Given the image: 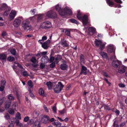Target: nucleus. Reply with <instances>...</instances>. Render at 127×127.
Returning <instances> with one entry per match:
<instances>
[{
    "label": "nucleus",
    "instance_id": "0e129e2a",
    "mask_svg": "<svg viewBox=\"0 0 127 127\" xmlns=\"http://www.w3.org/2000/svg\"><path fill=\"white\" fill-rule=\"evenodd\" d=\"M56 60H59L61 59V57L59 55H58L57 56L56 58Z\"/></svg>",
    "mask_w": 127,
    "mask_h": 127
},
{
    "label": "nucleus",
    "instance_id": "a211bd4d",
    "mask_svg": "<svg viewBox=\"0 0 127 127\" xmlns=\"http://www.w3.org/2000/svg\"><path fill=\"white\" fill-rule=\"evenodd\" d=\"M87 68L83 65H82L81 71L80 74H83L84 75H86L87 74Z\"/></svg>",
    "mask_w": 127,
    "mask_h": 127
},
{
    "label": "nucleus",
    "instance_id": "4be33fe9",
    "mask_svg": "<svg viewBox=\"0 0 127 127\" xmlns=\"http://www.w3.org/2000/svg\"><path fill=\"white\" fill-rule=\"evenodd\" d=\"M32 127H41V123L37 120L34 122Z\"/></svg>",
    "mask_w": 127,
    "mask_h": 127
},
{
    "label": "nucleus",
    "instance_id": "338daca9",
    "mask_svg": "<svg viewBox=\"0 0 127 127\" xmlns=\"http://www.w3.org/2000/svg\"><path fill=\"white\" fill-rule=\"evenodd\" d=\"M4 111V109L3 107L0 108V113Z\"/></svg>",
    "mask_w": 127,
    "mask_h": 127
},
{
    "label": "nucleus",
    "instance_id": "37998d69",
    "mask_svg": "<svg viewBox=\"0 0 127 127\" xmlns=\"http://www.w3.org/2000/svg\"><path fill=\"white\" fill-rule=\"evenodd\" d=\"M14 58L13 57L9 56L7 58V60L9 61H12L14 60Z\"/></svg>",
    "mask_w": 127,
    "mask_h": 127
},
{
    "label": "nucleus",
    "instance_id": "7ed1b4c3",
    "mask_svg": "<svg viewBox=\"0 0 127 127\" xmlns=\"http://www.w3.org/2000/svg\"><path fill=\"white\" fill-rule=\"evenodd\" d=\"M64 86L62 84L61 82H59L58 84L55 86L54 89L55 92L58 93L61 91Z\"/></svg>",
    "mask_w": 127,
    "mask_h": 127
},
{
    "label": "nucleus",
    "instance_id": "1a4fd4ad",
    "mask_svg": "<svg viewBox=\"0 0 127 127\" xmlns=\"http://www.w3.org/2000/svg\"><path fill=\"white\" fill-rule=\"evenodd\" d=\"M72 13V12L71 10L68 7H66L64 9L62 12V15L64 16L66 14H68L71 15Z\"/></svg>",
    "mask_w": 127,
    "mask_h": 127
},
{
    "label": "nucleus",
    "instance_id": "3c124183",
    "mask_svg": "<svg viewBox=\"0 0 127 127\" xmlns=\"http://www.w3.org/2000/svg\"><path fill=\"white\" fill-rule=\"evenodd\" d=\"M14 66H17L21 68H23V69L22 65L18 63H16L14 65Z\"/></svg>",
    "mask_w": 127,
    "mask_h": 127
},
{
    "label": "nucleus",
    "instance_id": "4c0bfd02",
    "mask_svg": "<svg viewBox=\"0 0 127 127\" xmlns=\"http://www.w3.org/2000/svg\"><path fill=\"white\" fill-rule=\"evenodd\" d=\"M5 98L4 97L0 98V105L2 104L3 102L5 100Z\"/></svg>",
    "mask_w": 127,
    "mask_h": 127
},
{
    "label": "nucleus",
    "instance_id": "49530a36",
    "mask_svg": "<svg viewBox=\"0 0 127 127\" xmlns=\"http://www.w3.org/2000/svg\"><path fill=\"white\" fill-rule=\"evenodd\" d=\"M5 119L8 120L10 118V117L8 113H6L4 116Z\"/></svg>",
    "mask_w": 127,
    "mask_h": 127
},
{
    "label": "nucleus",
    "instance_id": "a878e982",
    "mask_svg": "<svg viewBox=\"0 0 127 127\" xmlns=\"http://www.w3.org/2000/svg\"><path fill=\"white\" fill-rule=\"evenodd\" d=\"M89 31L91 33L90 34L91 35H92L93 33H94L95 31V29L93 27H89L88 29Z\"/></svg>",
    "mask_w": 127,
    "mask_h": 127
},
{
    "label": "nucleus",
    "instance_id": "bf43d9fd",
    "mask_svg": "<svg viewBox=\"0 0 127 127\" xmlns=\"http://www.w3.org/2000/svg\"><path fill=\"white\" fill-rule=\"evenodd\" d=\"M29 91L30 92L29 95L30 96L32 97V98L34 96V95L33 93L30 90H29Z\"/></svg>",
    "mask_w": 127,
    "mask_h": 127
},
{
    "label": "nucleus",
    "instance_id": "39448f33",
    "mask_svg": "<svg viewBox=\"0 0 127 127\" xmlns=\"http://www.w3.org/2000/svg\"><path fill=\"white\" fill-rule=\"evenodd\" d=\"M29 22L27 20H24L22 22V26L26 31L30 30L32 28V26L28 24Z\"/></svg>",
    "mask_w": 127,
    "mask_h": 127
},
{
    "label": "nucleus",
    "instance_id": "393cba45",
    "mask_svg": "<svg viewBox=\"0 0 127 127\" xmlns=\"http://www.w3.org/2000/svg\"><path fill=\"white\" fill-rule=\"evenodd\" d=\"M36 15V16H37V22H39L42 19V18L43 17V14H40L37 15Z\"/></svg>",
    "mask_w": 127,
    "mask_h": 127
},
{
    "label": "nucleus",
    "instance_id": "ea45409f",
    "mask_svg": "<svg viewBox=\"0 0 127 127\" xmlns=\"http://www.w3.org/2000/svg\"><path fill=\"white\" fill-rule=\"evenodd\" d=\"M36 16V15H35V16L33 17H30L28 19L30 20L31 22H33V21L35 19V17Z\"/></svg>",
    "mask_w": 127,
    "mask_h": 127
},
{
    "label": "nucleus",
    "instance_id": "4468645a",
    "mask_svg": "<svg viewBox=\"0 0 127 127\" xmlns=\"http://www.w3.org/2000/svg\"><path fill=\"white\" fill-rule=\"evenodd\" d=\"M126 67L125 66L120 65L119 67L118 72L121 73H124L126 71Z\"/></svg>",
    "mask_w": 127,
    "mask_h": 127
},
{
    "label": "nucleus",
    "instance_id": "58836bf2",
    "mask_svg": "<svg viewBox=\"0 0 127 127\" xmlns=\"http://www.w3.org/2000/svg\"><path fill=\"white\" fill-rule=\"evenodd\" d=\"M20 115V113L19 112H17L16 115V117L17 119L20 120L21 119Z\"/></svg>",
    "mask_w": 127,
    "mask_h": 127
},
{
    "label": "nucleus",
    "instance_id": "6e6552de",
    "mask_svg": "<svg viewBox=\"0 0 127 127\" xmlns=\"http://www.w3.org/2000/svg\"><path fill=\"white\" fill-rule=\"evenodd\" d=\"M17 12L14 10H12L9 14L8 19L10 20L11 21L13 20L16 16Z\"/></svg>",
    "mask_w": 127,
    "mask_h": 127
},
{
    "label": "nucleus",
    "instance_id": "b1692460",
    "mask_svg": "<svg viewBox=\"0 0 127 127\" xmlns=\"http://www.w3.org/2000/svg\"><path fill=\"white\" fill-rule=\"evenodd\" d=\"M12 108L16 111L18 109V105L17 102H14L12 105Z\"/></svg>",
    "mask_w": 127,
    "mask_h": 127
},
{
    "label": "nucleus",
    "instance_id": "2f4dec72",
    "mask_svg": "<svg viewBox=\"0 0 127 127\" xmlns=\"http://www.w3.org/2000/svg\"><path fill=\"white\" fill-rule=\"evenodd\" d=\"M42 47L45 49H47L48 48V46L47 43L46 42H44L42 45Z\"/></svg>",
    "mask_w": 127,
    "mask_h": 127
},
{
    "label": "nucleus",
    "instance_id": "cd10ccee",
    "mask_svg": "<svg viewBox=\"0 0 127 127\" xmlns=\"http://www.w3.org/2000/svg\"><path fill=\"white\" fill-rule=\"evenodd\" d=\"M11 104L10 102L6 101L5 103V108L6 109H8L10 107Z\"/></svg>",
    "mask_w": 127,
    "mask_h": 127
},
{
    "label": "nucleus",
    "instance_id": "603ef678",
    "mask_svg": "<svg viewBox=\"0 0 127 127\" xmlns=\"http://www.w3.org/2000/svg\"><path fill=\"white\" fill-rule=\"evenodd\" d=\"M55 60V58L53 57H51L50 58L49 61L50 63H52Z\"/></svg>",
    "mask_w": 127,
    "mask_h": 127
},
{
    "label": "nucleus",
    "instance_id": "c03bdc74",
    "mask_svg": "<svg viewBox=\"0 0 127 127\" xmlns=\"http://www.w3.org/2000/svg\"><path fill=\"white\" fill-rule=\"evenodd\" d=\"M70 21L71 22L77 24H78L79 23L76 20L73 19H70Z\"/></svg>",
    "mask_w": 127,
    "mask_h": 127
},
{
    "label": "nucleus",
    "instance_id": "6e6d98bb",
    "mask_svg": "<svg viewBox=\"0 0 127 127\" xmlns=\"http://www.w3.org/2000/svg\"><path fill=\"white\" fill-rule=\"evenodd\" d=\"M43 107L44 108V109L45 111L47 112H48V108L46 106L44 105L43 106Z\"/></svg>",
    "mask_w": 127,
    "mask_h": 127
},
{
    "label": "nucleus",
    "instance_id": "e433bc0d",
    "mask_svg": "<svg viewBox=\"0 0 127 127\" xmlns=\"http://www.w3.org/2000/svg\"><path fill=\"white\" fill-rule=\"evenodd\" d=\"M28 85L31 88H32L33 87L32 85V81L31 80L29 81L28 82Z\"/></svg>",
    "mask_w": 127,
    "mask_h": 127
},
{
    "label": "nucleus",
    "instance_id": "f3484780",
    "mask_svg": "<svg viewBox=\"0 0 127 127\" xmlns=\"http://www.w3.org/2000/svg\"><path fill=\"white\" fill-rule=\"evenodd\" d=\"M99 54L104 59H108V57L106 53L101 51L100 52Z\"/></svg>",
    "mask_w": 127,
    "mask_h": 127
},
{
    "label": "nucleus",
    "instance_id": "c9c22d12",
    "mask_svg": "<svg viewBox=\"0 0 127 127\" xmlns=\"http://www.w3.org/2000/svg\"><path fill=\"white\" fill-rule=\"evenodd\" d=\"M31 62L33 63H35L36 62L37 63V62L36 60V59L34 57H32L31 59Z\"/></svg>",
    "mask_w": 127,
    "mask_h": 127
},
{
    "label": "nucleus",
    "instance_id": "8fccbe9b",
    "mask_svg": "<svg viewBox=\"0 0 127 127\" xmlns=\"http://www.w3.org/2000/svg\"><path fill=\"white\" fill-rule=\"evenodd\" d=\"M65 34L69 36H70V31L68 30H66L65 32Z\"/></svg>",
    "mask_w": 127,
    "mask_h": 127
},
{
    "label": "nucleus",
    "instance_id": "de8ad7c7",
    "mask_svg": "<svg viewBox=\"0 0 127 127\" xmlns=\"http://www.w3.org/2000/svg\"><path fill=\"white\" fill-rule=\"evenodd\" d=\"M36 11V9H32L31 10L30 13L32 15H33L34 14Z\"/></svg>",
    "mask_w": 127,
    "mask_h": 127
},
{
    "label": "nucleus",
    "instance_id": "e2e57ef3",
    "mask_svg": "<svg viewBox=\"0 0 127 127\" xmlns=\"http://www.w3.org/2000/svg\"><path fill=\"white\" fill-rule=\"evenodd\" d=\"M47 39V37L46 36H44L42 37L41 40L42 41H44Z\"/></svg>",
    "mask_w": 127,
    "mask_h": 127
},
{
    "label": "nucleus",
    "instance_id": "c756f323",
    "mask_svg": "<svg viewBox=\"0 0 127 127\" xmlns=\"http://www.w3.org/2000/svg\"><path fill=\"white\" fill-rule=\"evenodd\" d=\"M46 84L49 90L52 89L53 84L51 82H47L46 83Z\"/></svg>",
    "mask_w": 127,
    "mask_h": 127
},
{
    "label": "nucleus",
    "instance_id": "864d4df0",
    "mask_svg": "<svg viewBox=\"0 0 127 127\" xmlns=\"http://www.w3.org/2000/svg\"><path fill=\"white\" fill-rule=\"evenodd\" d=\"M29 117L28 116L26 117L24 119V121L25 122H27L29 119Z\"/></svg>",
    "mask_w": 127,
    "mask_h": 127
},
{
    "label": "nucleus",
    "instance_id": "13d9d810",
    "mask_svg": "<svg viewBox=\"0 0 127 127\" xmlns=\"http://www.w3.org/2000/svg\"><path fill=\"white\" fill-rule=\"evenodd\" d=\"M104 106L105 109L108 110H110V108L107 105H104Z\"/></svg>",
    "mask_w": 127,
    "mask_h": 127
},
{
    "label": "nucleus",
    "instance_id": "5fc2aeb1",
    "mask_svg": "<svg viewBox=\"0 0 127 127\" xmlns=\"http://www.w3.org/2000/svg\"><path fill=\"white\" fill-rule=\"evenodd\" d=\"M62 45L64 46H67V44L65 42H62L61 43Z\"/></svg>",
    "mask_w": 127,
    "mask_h": 127
},
{
    "label": "nucleus",
    "instance_id": "f257e3e1",
    "mask_svg": "<svg viewBox=\"0 0 127 127\" xmlns=\"http://www.w3.org/2000/svg\"><path fill=\"white\" fill-rule=\"evenodd\" d=\"M11 9V7L5 3H2L0 6V11H4L3 15L4 16H7Z\"/></svg>",
    "mask_w": 127,
    "mask_h": 127
},
{
    "label": "nucleus",
    "instance_id": "9d476101",
    "mask_svg": "<svg viewBox=\"0 0 127 127\" xmlns=\"http://www.w3.org/2000/svg\"><path fill=\"white\" fill-rule=\"evenodd\" d=\"M107 52L108 53H110L113 52L115 51V47L113 44H109L107 46Z\"/></svg>",
    "mask_w": 127,
    "mask_h": 127
},
{
    "label": "nucleus",
    "instance_id": "72a5a7b5",
    "mask_svg": "<svg viewBox=\"0 0 127 127\" xmlns=\"http://www.w3.org/2000/svg\"><path fill=\"white\" fill-rule=\"evenodd\" d=\"M44 93V92L43 89L42 88H40L39 90V94L42 96H43Z\"/></svg>",
    "mask_w": 127,
    "mask_h": 127
},
{
    "label": "nucleus",
    "instance_id": "bb28decb",
    "mask_svg": "<svg viewBox=\"0 0 127 127\" xmlns=\"http://www.w3.org/2000/svg\"><path fill=\"white\" fill-rule=\"evenodd\" d=\"M67 67V65L65 64H62L60 66V68L62 70H66Z\"/></svg>",
    "mask_w": 127,
    "mask_h": 127
},
{
    "label": "nucleus",
    "instance_id": "a19ab883",
    "mask_svg": "<svg viewBox=\"0 0 127 127\" xmlns=\"http://www.w3.org/2000/svg\"><path fill=\"white\" fill-rule=\"evenodd\" d=\"M9 113L11 115H13L14 113V111L12 109H10L8 111Z\"/></svg>",
    "mask_w": 127,
    "mask_h": 127
},
{
    "label": "nucleus",
    "instance_id": "774afa93",
    "mask_svg": "<svg viewBox=\"0 0 127 127\" xmlns=\"http://www.w3.org/2000/svg\"><path fill=\"white\" fill-rule=\"evenodd\" d=\"M14 126L13 123H11L9 125L8 127H14Z\"/></svg>",
    "mask_w": 127,
    "mask_h": 127
},
{
    "label": "nucleus",
    "instance_id": "4d7b16f0",
    "mask_svg": "<svg viewBox=\"0 0 127 127\" xmlns=\"http://www.w3.org/2000/svg\"><path fill=\"white\" fill-rule=\"evenodd\" d=\"M55 63L54 62H53L50 64V67L52 68L54 67L55 66Z\"/></svg>",
    "mask_w": 127,
    "mask_h": 127
},
{
    "label": "nucleus",
    "instance_id": "423d86ee",
    "mask_svg": "<svg viewBox=\"0 0 127 127\" xmlns=\"http://www.w3.org/2000/svg\"><path fill=\"white\" fill-rule=\"evenodd\" d=\"M40 120L42 123L46 124L48 123L49 118V117L47 115H41L40 117Z\"/></svg>",
    "mask_w": 127,
    "mask_h": 127
},
{
    "label": "nucleus",
    "instance_id": "412c9836",
    "mask_svg": "<svg viewBox=\"0 0 127 127\" xmlns=\"http://www.w3.org/2000/svg\"><path fill=\"white\" fill-rule=\"evenodd\" d=\"M120 64V63L118 60L114 61L112 63L113 66L115 67H117Z\"/></svg>",
    "mask_w": 127,
    "mask_h": 127
},
{
    "label": "nucleus",
    "instance_id": "f8f14e48",
    "mask_svg": "<svg viewBox=\"0 0 127 127\" xmlns=\"http://www.w3.org/2000/svg\"><path fill=\"white\" fill-rule=\"evenodd\" d=\"M46 16L49 18H54L56 17L55 12L51 10L48 11L46 13Z\"/></svg>",
    "mask_w": 127,
    "mask_h": 127
},
{
    "label": "nucleus",
    "instance_id": "2eb2a0df",
    "mask_svg": "<svg viewBox=\"0 0 127 127\" xmlns=\"http://www.w3.org/2000/svg\"><path fill=\"white\" fill-rule=\"evenodd\" d=\"M55 9L58 12L59 14L61 15H62L63 11L61 9V6L60 5L58 4L55 6Z\"/></svg>",
    "mask_w": 127,
    "mask_h": 127
},
{
    "label": "nucleus",
    "instance_id": "20e7f679",
    "mask_svg": "<svg viewBox=\"0 0 127 127\" xmlns=\"http://www.w3.org/2000/svg\"><path fill=\"white\" fill-rule=\"evenodd\" d=\"M96 46L97 47H100V49L101 50H102L104 48L105 45L106 43L105 42H103L100 40L95 39V41Z\"/></svg>",
    "mask_w": 127,
    "mask_h": 127
},
{
    "label": "nucleus",
    "instance_id": "052dcab7",
    "mask_svg": "<svg viewBox=\"0 0 127 127\" xmlns=\"http://www.w3.org/2000/svg\"><path fill=\"white\" fill-rule=\"evenodd\" d=\"M119 86L121 88H124L125 87V85L122 83H120L119 84Z\"/></svg>",
    "mask_w": 127,
    "mask_h": 127
},
{
    "label": "nucleus",
    "instance_id": "aec40b11",
    "mask_svg": "<svg viewBox=\"0 0 127 127\" xmlns=\"http://www.w3.org/2000/svg\"><path fill=\"white\" fill-rule=\"evenodd\" d=\"M1 85L0 87V91H2L3 90L5 86L6 81L4 80H2L1 81Z\"/></svg>",
    "mask_w": 127,
    "mask_h": 127
},
{
    "label": "nucleus",
    "instance_id": "79ce46f5",
    "mask_svg": "<svg viewBox=\"0 0 127 127\" xmlns=\"http://www.w3.org/2000/svg\"><path fill=\"white\" fill-rule=\"evenodd\" d=\"M34 120L32 119H31L28 122L29 125H31L34 124Z\"/></svg>",
    "mask_w": 127,
    "mask_h": 127
},
{
    "label": "nucleus",
    "instance_id": "6ab92c4d",
    "mask_svg": "<svg viewBox=\"0 0 127 127\" xmlns=\"http://www.w3.org/2000/svg\"><path fill=\"white\" fill-rule=\"evenodd\" d=\"M52 124L56 127H60L61 124L57 120H55L52 123Z\"/></svg>",
    "mask_w": 127,
    "mask_h": 127
},
{
    "label": "nucleus",
    "instance_id": "f704fd0d",
    "mask_svg": "<svg viewBox=\"0 0 127 127\" xmlns=\"http://www.w3.org/2000/svg\"><path fill=\"white\" fill-rule=\"evenodd\" d=\"M8 98L9 100H12L14 99V97L13 95L11 94H10L8 96Z\"/></svg>",
    "mask_w": 127,
    "mask_h": 127
},
{
    "label": "nucleus",
    "instance_id": "a18cd8bd",
    "mask_svg": "<svg viewBox=\"0 0 127 127\" xmlns=\"http://www.w3.org/2000/svg\"><path fill=\"white\" fill-rule=\"evenodd\" d=\"M11 54L13 55H14L15 54L16 50L15 49H11L10 51Z\"/></svg>",
    "mask_w": 127,
    "mask_h": 127
},
{
    "label": "nucleus",
    "instance_id": "5701e85b",
    "mask_svg": "<svg viewBox=\"0 0 127 127\" xmlns=\"http://www.w3.org/2000/svg\"><path fill=\"white\" fill-rule=\"evenodd\" d=\"M39 114V112L38 110H35L33 113V118H36L38 117Z\"/></svg>",
    "mask_w": 127,
    "mask_h": 127
},
{
    "label": "nucleus",
    "instance_id": "dca6fc26",
    "mask_svg": "<svg viewBox=\"0 0 127 127\" xmlns=\"http://www.w3.org/2000/svg\"><path fill=\"white\" fill-rule=\"evenodd\" d=\"M49 59L46 56H43L41 59V62L42 63L45 64L49 62Z\"/></svg>",
    "mask_w": 127,
    "mask_h": 127
},
{
    "label": "nucleus",
    "instance_id": "ddd939ff",
    "mask_svg": "<svg viewBox=\"0 0 127 127\" xmlns=\"http://www.w3.org/2000/svg\"><path fill=\"white\" fill-rule=\"evenodd\" d=\"M116 2L122 3V2L121 0H114ZM107 3L108 4V5L110 7H112L114 4V2L112 1L111 0H106Z\"/></svg>",
    "mask_w": 127,
    "mask_h": 127
},
{
    "label": "nucleus",
    "instance_id": "c85d7f7f",
    "mask_svg": "<svg viewBox=\"0 0 127 127\" xmlns=\"http://www.w3.org/2000/svg\"><path fill=\"white\" fill-rule=\"evenodd\" d=\"M21 73L25 77H27L29 75V74L28 72L23 69L21 71Z\"/></svg>",
    "mask_w": 127,
    "mask_h": 127
},
{
    "label": "nucleus",
    "instance_id": "09e8293b",
    "mask_svg": "<svg viewBox=\"0 0 127 127\" xmlns=\"http://www.w3.org/2000/svg\"><path fill=\"white\" fill-rule=\"evenodd\" d=\"M7 35V33L5 32H3L2 33V35L4 38Z\"/></svg>",
    "mask_w": 127,
    "mask_h": 127
},
{
    "label": "nucleus",
    "instance_id": "7c9ffc66",
    "mask_svg": "<svg viewBox=\"0 0 127 127\" xmlns=\"http://www.w3.org/2000/svg\"><path fill=\"white\" fill-rule=\"evenodd\" d=\"M16 126L19 127H23V125L19 122L18 120H16Z\"/></svg>",
    "mask_w": 127,
    "mask_h": 127
},
{
    "label": "nucleus",
    "instance_id": "680f3d73",
    "mask_svg": "<svg viewBox=\"0 0 127 127\" xmlns=\"http://www.w3.org/2000/svg\"><path fill=\"white\" fill-rule=\"evenodd\" d=\"M59 112L61 114H63L65 112V111L64 110V109L62 110L59 111Z\"/></svg>",
    "mask_w": 127,
    "mask_h": 127
},
{
    "label": "nucleus",
    "instance_id": "473e14b6",
    "mask_svg": "<svg viewBox=\"0 0 127 127\" xmlns=\"http://www.w3.org/2000/svg\"><path fill=\"white\" fill-rule=\"evenodd\" d=\"M6 56L3 54H0V59L6 60Z\"/></svg>",
    "mask_w": 127,
    "mask_h": 127
},
{
    "label": "nucleus",
    "instance_id": "69168bd1",
    "mask_svg": "<svg viewBox=\"0 0 127 127\" xmlns=\"http://www.w3.org/2000/svg\"><path fill=\"white\" fill-rule=\"evenodd\" d=\"M53 110L55 113L56 112V108L55 106H53L52 108Z\"/></svg>",
    "mask_w": 127,
    "mask_h": 127
},
{
    "label": "nucleus",
    "instance_id": "0eeeda50",
    "mask_svg": "<svg viewBox=\"0 0 127 127\" xmlns=\"http://www.w3.org/2000/svg\"><path fill=\"white\" fill-rule=\"evenodd\" d=\"M52 25L51 23L46 21L42 23L40 25V27L42 29H47L50 28Z\"/></svg>",
    "mask_w": 127,
    "mask_h": 127
},
{
    "label": "nucleus",
    "instance_id": "f03ea898",
    "mask_svg": "<svg viewBox=\"0 0 127 127\" xmlns=\"http://www.w3.org/2000/svg\"><path fill=\"white\" fill-rule=\"evenodd\" d=\"M77 17L78 19L80 21H82L83 25L85 26L88 22V17L87 15H84L83 17H82V16L81 13L79 11H77Z\"/></svg>",
    "mask_w": 127,
    "mask_h": 127
},
{
    "label": "nucleus",
    "instance_id": "9b49d317",
    "mask_svg": "<svg viewBox=\"0 0 127 127\" xmlns=\"http://www.w3.org/2000/svg\"><path fill=\"white\" fill-rule=\"evenodd\" d=\"M21 23V20L18 18H16L13 21V24L14 27L17 28L19 27Z\"/></svg>",
    "mask_w": 127,
    "mask_h": 127
}]
</instances>
